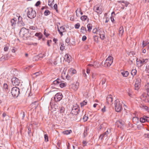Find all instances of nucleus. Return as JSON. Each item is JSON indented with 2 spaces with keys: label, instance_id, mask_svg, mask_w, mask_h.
Returning a JSON list of instances; mask_svg holds the SVG:
<instances>
[{
  "label": "nucleus",
  "instance_id": "obj_56",
  "mask_svg": "<svg viewBox=\"0 0 149 149\" xmlns=\"http://www.w3.org/2000/svg\"><path fill=\"white\" fill-rule=\"evenodd\" d=\"M105 136H106V135L104 134V133L103 134L100 135L99 137V139H100L101 140H102L103 139V137Z\"/></svg>",
  "mask_w": 149,
  "mask_h": 149
},
{
  "label": "nucleus",
  "instance_id": "obj_47",
  "mask_svg": "<svg viewBox=\"0 0 149 149\" xmlns=\"http://www.w3.org/2000/svg\"><path fill=\"white\" fill-rule=\"evenodd\" d=\"M41 73V72H39L35 73L33 74L32 76H35V77H37Z\"/></svg>",
  "mask_w": 149,
  "mask_h": 149
},
{
  "label": "nucleus",
  "instance_id": "obj_62",
  "mask_svg": "<svg viewBox=\"0 0 149 149\" xmlns=\"http://www.w3.org/2000/svg\"><path fill=\"white\" fill-rule=\"evenodd\" d=\"M146 71L147 73H149V65L146 66Z\"/></svg>",
  "mask_w": 149,
  "mask_h": 149
},
{
  "label": "nucleus",
  "instance_id": "obj_49",
  "mask_svg": "<svg viewBox=\"0 0 149 149\" xmlns=\"http://www.w3.org/2000/svg\"><path fill=\"white\" fill-rule=\"evenodd\" d=\"M121 4L123 6L127 7L128 5V4L127 3V2L125 1H123L122 2H121Z\"/></svg>",
  "mask_w": 149,
  "mask_h": 149
},
{
  "label": "nucleus",
  "instance_id": "obj_44",
  "mask_svg": "<svg viewBox=\"0 0 149 149\" xmlns=\"http://www.w3.org/2000/svg\"><path fill=\"white\" fill-rule=\"evenodd\" d=\"M87 103V102L86 101V100L82 102L81 103H80L81 107H82L86 105V104Z\"/></svg>",
  "mask_w": 149,
  "mask_h": 149
},
{
  "label": "nucleus",
  "instance_id": "obj_33",
  "mask_svg": "<svg viewBox=\"0 0 149 149\" xmlns=\"http://www.w3.org/2000/svg\"><path fill=\"white\" fill-rule=\"evenodd\" d=\"M35 36L38 37L39 39H41L42 37V35L40 33H36Z\"/></svg>",
  "mask_w": 149,
  "mask_h": 149
},
{
  "label": "nucleus",
  "instance_id": "obj_43",
  "mask_svg": "<svg viewBox=\"0 0 149 149\" xmlns=\"http://www.w3.org/2000/svg\"><path fill=\"white\" fill-rule=\"evenodd\" d=\"M50 12L48 10H46L44 12V14L45 16H47L50 14Z\"/></svg>",
  "mask_w": 149,
  "mask_h": 149
},
{
  "label": "nucleus",
  "instance_id": "obj_59",
  "mask_svg": "<svg viewBox=\"0 0 149 149\" xmlns=\"http://www.w3.org/2000/svg\"><path fill=\"white\" fill-rule=\"evenodd\" d=\"M110 132V130H107V131L104 133V134L106 135V136H107L108 135L109 133Z\"/></svg>",
  "mask_w": 149,
  "mask_h": 149
},
{
  "label": "nucleus",
  "instance_id": "obj_39",
  "mask_svg": "<svg viewBox=\"0 0 149 149\" xmlns=\"http://www.w3.org/2000/svg\"><path fill=\"white\" fill-rule=\"evenodd\" d=\"M18 24L20 26H24L25 24L23 22L22 20L20 22H18Z\"/></svg>",
  "mask_w": 149,
  "mask_h": 149
},
{
  "label": "nucleus",
  "instance_id": "obj_51",
  "mask_svg": "<svg viewBox=\"0 0 149 149\" xmlns=\"http://www.w3.org/2000/svg\"><path fill=\"white\" fill-rule=\"evenodd\" d=\"M44 138L45 141L47 142L48 141V136L47 134H45L44 135Z\"/></svg>",
  "mask_w": 149,
  "mask_h": 149
},
{
  "label": "nucleus",
  "instance_id": "obj_55",
  "mask_svg": "<svg viewBox=\"0 0 149 149\" xmlns=\"http://www.w3.org/2000/svg\"><path fill=\"white\" fill-rule=\"evenodd\" d=\"M81 11V9L80 8H78L76 11V15L77 16H78L77 15V12L80 13Z\"/></svg>",
  "mask_w": 149,
  "mask_h": 149
},
{
  "label": "nucleus",
  "instance_id": "obj_61",
  "mask_svg": "<svg viewBox=\"0 0 149 149\" xmlns=\"http://www.w3.org/2000/svg\"><path fill=\"white\" fill-rule=\"evenodd\" d=\"M70 38H67L65 40L66 42L67 43H69L70 42Z\"/></svg>",
  "mask_w": 149,
  "mask_h": 149
},
{
  "label": "nucleus",
  "instance_id": "obj_37",
  "mask_svg": "<svg viewBox=\"0 0 149 149\" xmlns=\"http://www.w3.org/2000/svg\"><path fill=\"white\" fill-rule=\"evenodd\" d=\"M145 88L148 92H149V83L145 85Z\"/></svg>",
  "mask_w": 149,
  "mask_h": 149
},
{
  "label": "nucleus",
  "instance_id": "obj_46",
  "mask_svg": "<svg viewBox=\"0 0 149 149\" xmlns=\"http://www.w3.org/2000/svg\"><path fill=\"white\" fill-rule=\"evenodd\" d=\"M60 50L61 51H63L65 49V46L64 44L63 43H61L60 46Z\"/></svg>",
  "mask_w": 149,
  "mask_h": 149
},
{
  "label": "nucleus",
  "instance_id": "obj_63",
  "mask_svg": "<svg viewBox=\"0 0 149 149\" xmlns=\"http://www.w3.org/2000/svg\"><path fill=\"white\" fill-rule=\"evenodd\" d=\"M82 143L83 144V146L84 147L85 146H86V144L87 143V142L86 141H83Z\"/></svg>",
  "mask_w": 149,
  "mask_h": 149
},
{
  "label": "nucleus",
  "instance_id": "obj_30",
  "mask_svg": "<svg viewBox=\"0 0 149 149\" xmlns=\"http://www.w3.org/2000/svg\"><path fill=\"white\" fill-rule=\"evenodd\" d=\"M2 89L8 91V85L7 84L4 83L2 86Z\"/></svg>",
  "mask_w": 149,
  "mask_h": 149
},
{
  "label": "nucleus",
  "instance_id": "obj_64",
  "mask_svg": "<svg viewBox=\"0 0 149 149\" xmlns=\"http://www.w3.org/2000/svg\"><path fill=\"white\" fill-rule=\"evenodd\" d=\"M87 38L86 36H83L82 38V41H84Z\"/></svg>",
  "mask_w": 149,
  "mask_h": 149
},
{
  "label": "nucleus",
  "instance_id": "obj_50",
  "mask_svg": "<svg viewBox=\"0 0 149 149\" xmlns=\"http://www.w3.org/2000/svg\"><path fill=\"white\" fill-rule=\"evenodd\" d=\"M88 119V117L87 115H85L83 117V120L84 122L86 121Z\"/></svg>",
  "mask_w": 149,
  "mask_h": 149
},
{
  "label": "nucleus",
  "instance_id": "obj_10",
  "mask_svg": "<svg viewBox=\"0 0 149 149\" xmlns=\"http://www.w3.org/2000/svg\"><path fill=\"white\" fill-rule=\"evenodd\" d=\"M106 79L105 78H103L101 81V82L99 84L100 85H101H101L102 87L104 88H105L107 86V83L106 82Z\"/></svg>",
  "mask_w": 149,
  "mask_h": 149
},
{
  "label": "nucleus",
  "instance_id": "obj_34",
  "mask_svg": "<svg viewBox=\"0 0 149 149\" xmlns=\"http://www.w3.org/2000/svg\"><path fill=\"white\" fill-rule=\"evenodd\" d=\"M99 31V29H98L96 28L93 29V32L94 33L98 34Z\"/></svg>",
  "mask_w": 149,
  "mask_h": 149
},
{
  "label": "nucleus",
  "instance_id": "obj_2",
  "mask_svg": "<svg viewBox=\"0 0 149 149\" xmlns=\"http://www.w3.org/2000/svg\"><path fill=\"white\" fill-rule=\"evenodd\" d=\"M122 102H120L118 99H116L115 101L114 104L116 111L118 112H120L122 109Z\"/></svg>",
  "mask_w": 149,
  "mask_h": 149
},
{
  "label": "nucleus",
  "instance_id": "obj_54",
  "mask_svg": "<svg viewBox=\"0 0 149 149\" xmlns=\"http://www.w3.org/2000/svg\"><path fill=\"white\" fill-rule=\"evenodd\" d=\"M81 32L83 33H84V31H86V28L84 26H82L81 29Z\"/></svg>",
  "mask_w": 149,
  "mask_h": 149
},
{
  "label": "nucleus",
  "instance_id": "obj_3",
  "mask_svg": "<svg viewBox=\"0 0 149 149\" xmlns=\"http://www.w3.org/2000/svg\"><path fill=\"white\" fill-rule=\"evenodd\" d=\"M113 60V58L112 56L108 57L104 62V66L106 67H109L112 64Z\"/></svg>",
  "mask_w": 149,
  "mask_h": 149
},
{
  "label": "nucleus",
  "instance_id": "obj_1",
  "mask_svg": "<svg viewBox=\"0 0 149 149\" xmlns=\"http://www.w3.org/2000/svg\"><path fill=\"white\" fill-rule=\"evenodd\" d=\"M27 15L28 17L31 19L34 18L36 15V13L35 10H33L32 8H29L27 9Z\"/></svg>",
  "mask_w": 149,
  "mask_h": 149
},
{
  "label": "nucleus",
  "instance_id": "obj_11",
  "mask_svg": "<svg viewBox=\"0 0 149 149\" xmlns=\"http://www.w3.org/2000/svg\"><path fill=\"white\" fill-rule=\"evenodd\" d=\"M147 61V59L142 60L137 59L136 61L137 64L140 65V66H142L144 63H146Z\"/></svg>",
  "mask_w": 149,
  "mask_h": 149
},
{
  "label": "nucleus",
  "instance_id": "obj_7",
  "mask_svg": "<svg viewBox=\"0 0 149 149\" xmlns=\"http://www.w3.org/2000/svg\"><path fill=\"white\" fill-rule=\"evenodd\" d=\"M63 97V95L61 93H56L54 97V99L55 101L58 102L61 100Z\"/></svg>",
  "mask_w": 149,
  "mask_h": 149
},
{
  "label": "nucleus",
  "instance_id": "obj_29",
  "mask_svg": "<svg viewBox=\"0 0 149 149\" xmlns=\"http://www.w3.org/2000/svg\"><path fill=\"white\" fill-rule=\"evenodd\" d=\"M72 132V131L71 130H65L63 132V133L64 134H66L68 135V134H70Z\"/></svg>",
  "mask_w": 149,
  "mask_h": 149
},
{
  "label": "nucleus",
  "instance_id": "obj_15",
  "mask_svg": "<svg viewBox=\"0 0 149 149\" xmlns=\"http://www.w3.org/2000/svg\"><path fill=\"white\" fill-rule=\"evenodd\" d=\"M28 32L27 30H26V29L24 28H22L20 30L19 32V34H22L24 37H26V33H24V32Z\"/></svg>",
  "mask_w": 149,
  "mask_h": 149
},
{
  "label": "nucleus",
  "instance_id": "obj_32",
  "mask_svg": "<svg viewBox=\"0 0 149 149\" xmlns=\"http://www.w3.org/2000/svg\"><path fill=\"white\" fill-rule=\"evenodd\" d=\"M141 86V84H135L134 89L136 90H138L140 88Z\"/></svg>",
  "mask_w": 149,
  "mask_h": 149
},
{
  "label": "nucleus",
  "instance_id": "obj_22",
  "mask_svg": "<svg viewBox=\"0 0 149 149\" xmlns=\"http://www.w3.org/2000/svg\"><path fill=\"white\" fill-rule=\"evenodd\" d=\"M124 30L123 27V26H120L119 29V35L120 36H122L123 35V34L124 33Z\"/></svg>",
  "mask_w": 149,
  "mask_h": 149
},
{
  "label": "nucleus",
  "instance_id": "obj_5",
  "mask_svg": "<svg viewBox=\"0 0 149 149\" xmlns=\"http://www.w3.org/2000/svg\"><path fill=\"white\" fill-rule=\"evenodd\" d=\"M53 84L56 85H59L60 87L63 88L66 86V83H62L61 80L59 79H57L56 80L54 81L53 82Z\"/></svg>",
  "mask_w": 149,
  "mask_h": 149
},
{
  "label": "nucleus",
  "instance_id": "obj_18",
  "mask_svg": "<svg viewBox=\"0 0 149 149\" xmlns=\"http://www.w3.org/2000/svg\"><path fill=\"white\" fill-rule=\"evenodd\" d=\"M8 92V91L2 89L1 91L0 94L2 95L3 97H6L7 95Z\"/></svg>",
  "mask_w": 149,
  "mask_h": 149
},
{
  "label": "nucleus",
  "instance_id": "obj_28",
  "mask_svg": "<svg viewBox=\"0 0 149 149\" xmlns=\"http://www.w3.org/2000/svg\"><path fill=\"white\" fill-rule=\"evenodd\" d=\"M141 79L139 78H138L136 79L135 84H141Z\"/></svg>",
  "mask_w": 149,
  "mask_h": 149
},
{
  "label": "nucleus",
  "instance_id": "obj_31",
  "mask_svg": "<svg viewBox=\"0 0 149 149\" xmlns=\"http://www.w3.org/2000/svg\"><path fill=\"white\" fill-rule=\"evenodd\" d=\"M31 105H32V106L34 105V107L36 108L38 105V102L37 101H35L34 102H33Z\"/></svg>",
  "mask_w": 149,
  "mask_h": 149
},
{
  "label": "nucleus",
  "instance_id": "obj_23",
  "mask_svg": "<svg viewBox=\"0 0 149 149\" xmlns=\"http://www.w3.org/2000/svg\"><path fill=\"white\" fill-rule=\"evenodd\" d=\"M121 73L123 76L125 77H127L129 74V72L127 71L122 70L121 71Z\"/></svg>",
  "mask_w": 149,
  "mask_h": 149
},
{
  "label": "nucleus",
  "instance_id": "obj_4",
  "mask_svg": "<svg viewBox=\"0 0 149 149\" xmlns=\"http://www.w3.org/2000/svg\"><path fill=\"white\" fill-rule=\"evenodd\" d=\"M11 93L14 97H17L19 94V88L14 87L11 90Z\"/></svg>",
  "mask_w": 149,
  "mask_h": 149
},
{
  "label": "nucleus",
  "instance_id": "obj_58",
  "mask_svg": "<svg viewBox=\"0 0 149 149\" xmlns=\"http://www.w3.org/2000/svg\"><path fill=\"white\" fill-rule=\"evenodd\" d=\"M80 26V24L79 23H77L76 24L74 25V27L75 28L78 29L79 28Z\"/></svg>",
  "mask_w": 149,
  "mask_h": 149
},
{
  "label": "nucleus",
  "instance_id": "obj_24",
  "mask_svg": "<svg viewBox=\"0 0 149 149\" xmlns=\"http://www.w3.org/2000/svg\"><path fill=\"white\" fill-rule=\"evenodd\" d=\"M68 73L70 74V75H72L76 73V70L73 68H71L68 71Z\"/></svg>",
  "mask_w": 149,
  "mask_h": 149
},
{
  "label": "nucleus",
  "instance_id": "obj_9",
  "mask_svg": "<svg viewBox=\"0 0 149 149\" xmlns=\"http://www.w3.org/2000/svg\"><path fill=\"white\" fill-rule=\"evenodd\" d=\"M13 84L15 86H18L19 83V80L16 77H13L12 79Z\"/></svg>",
  "mask_w": 149,
  "mask_h": 149
},
{
  "label": "nucleus",
  "instance_id": "obj_13",
  "mask_svg": "<svg viewBox=\"0 0 149 149\" xmlns=\"http://www.w3.org/2000/svg\"><path fill=\"white\" fill-rule=\"evenodd\" d=\"M57 29L58 31L59 32L61 36H62L63 35V32H64L65 31V28L63 26H61L60 27V28L58 27Z\"/></svg>",
  "mask_w": 149,
  "mask_h": 149
},
{
  "label": "nucleus",
  "instance_id": "obj_38",
  "mask_svg": "<svg viewBox=\"0 0 149 149\" xmlns=\"http://www.w3.org/2000/svg\"><path fill=\"white\" fill-rule=\"evenodd\" d=\"M136 73V69H133L132 70L131 72V74L133 76L135 75Z\"/></svg>",
  "mask_w": 149,
  "mask_h": 149
},
{
  "label": "nucleus",
  "instance_id": "obj_52",
  "mask_svg": "<svg viewBox=\"0 0 149 149\" xmlns=\"http://www.w3.org/2000/svg\"><path fill=\"white\" fill-rule=\"evenodd\" d=\"M54 0H49L48 5L50 6H51L52 5V3L54 2Z\"/></svg>",
  "mask_w": 149,
  "mask_h": 149
},
{
  "label": "nucleus",
  "instance_id": "obj_35",
  "mask_svg": "<svg viewBox=\"0 0 149 149\" xmlns=\"http://www.w3.org/2000/svg\"><path fill=\"white\" fill-rule=\"evenodd\" d=\"M87 27L88 29V31L90 32L92 29V25L90 24H88L87 25Z\"/></svg>",
  "mask_w": 149,
  "mask_h": 149
},
{
  "label": "nucleus",
  "instance_id": "obj_14",
  "mask_svg": "<svg viewBox=\"0 0 149 149\" xmlns=\"http://www.w3.org/2000/svg\"><path fill=\"white\" fill-rule=\"evenodd\" d=\"M140 121L141 123H145L146 121L149 122V117L143 116L140 118Z\"/></svg>",
  "mask_w": 149,
  "mask_h": 149
},
{
  "label": "nucleus",
  "instance_id": "obj_20",
  "mask_svg": "<svg viewBox=\"0 0 149 149\" xmlns=\"http://www.w3.org/2000/svg\"><path fill=\"white\" fill-rule=\"evenodd\" d=\"M17 19L15 18L12 19L10 21L11 26L13 27L14 28L15 26Z\"/></svg>",
  "mask_w": 149,
  "mask_h": 149
},
{
  "label": "nucleus",
  "instance_id": "obj_36",
  "mask_svg": "<svg viewBox=\"0 0 149 149\" xmlns=\"http://www.w3.org/2000/svg\"><path fill=\"white\" fill-rule=\"evenodd\" d=\"M93 40L95 42L97 43L98 40V36H93Z\"/></svg>",
  "mask_w": 149,
  "mask_h": 149
},
{
  "label": "nucleus",
  "instance_id": "obj_48",
  "mask_svg": "<svg viewBox=\"0 0 149 149\" xmlns=\"http://www.w3.org/2000/svg\"><path fill=\"white\" fill-rule=\"evenodd\" d=\"M142 108L148 112H149V108L147 106H142Z\"/></svg>",
  "mask_w": 149,
  "mask_h": 149
},
{
  "label": "nucleus",
  "instance_id": "obj_25",
  "mask_svg": "<svg viewBox=\"0 0 149 149\" xmlns=\"http://www.w3.org/2000/svg\"><path fill=\"white\" fill-rule=\"evenodd\" d=\"M79 85V83L77 82L75 84L72 85V88L74 91L77 90L78 88Z\"/></svg>",
  "mask_w": 149,
  "mask_h": 149
},
{
  "label": "nucleus",
  "instance_id": "obj_19",
  "mask_svg": "<svg viewBox=\"0 0 149 149\" xmlns=\"http://www.w3.org/2000/svg\"><path fill=\"white\" fill-rule=\"evenodd\" d=\"M117 124L118 127L122 128L124 125V122L122 121H119L117 122Z\"/></svg>",
  "mask_w": 149,
  "mask_h": 149
},
{
  "label": "nucleus",
  "instance_id": "obj_53",
  "mask_svg": "<svg viewBox=\"0 0 149 149\" xmlns=\"http://www.w3.org/2000/svg\"><path fill=\"white\" fill-rule=\"evenodd\" d=\"M65 111V108L64 107H61L60 109V112L61 113H63Z\"/></svg>",
  "mask_w": 149,
  "mask_h": 149
},
{
  "label": "nucleus",
  "instance_id": "obj_16",
  "mask_svg": "<svg viewBox=\"0 0 149 149\" xmlns=\"http://www.w3.org/2000/svg\"><path fill=\"white\" fill-rule=\"evenodd\" d=\"M94 10L98 14H101L102 13L101 9L98 6H95L94 8Z\"/></svg>",
  "mask_w": 149,
  "mask_h": 149
},
{
  "label": "nucleus",
  "instance_id": "obj_12",
  "mask_svg": "<svg viewBox=\"0 0 149 149\" xmlns=\"http://www.w3.org/2000/svg\"><path fill=\"white\" fill-rule=\"evenodd\" d=\"M100 37L102 40H104L105 38L104 36L105 32L104 30L102 29H99V32Z\"/></svg>",
  "mask_w": 149,
  "mask_h": 149
},
{
  "label": "nucleus",
  "instance_id": "obj_45",
  "mask_svg": "<svg viewBox=\"0 0 149 149\" xmlns=\"http://www.w3.org/2000/svg\"><path fill=\"white\" fill-rule=\"evenodd\" d=\"M17 17H18V22H20L22 21V17L19 16V15L18 14L16 15Z\"/></svg>",
  "mask_w": 149,
  "mask_h": 149
},
{
  "label": "nucleus",
  "instance_id": "obj_8",
  "mask_svg": "<svg viewBox=\"0 0 149 149\" xmlns=\"http://www.w3.org/2000/svg\"><path fill=\"white\" fill-rule=\"evenodd\" d=\"M141 97L142 100L146 102H149V96L146 93L143 94L141 95Z\"/></svg>",
  "mask_w": 149,
  "mask_h": 149
},
{
  "label": "nucleus",
  "instance_id": "obj_26",
  "mask_svg": "<svg viewBox=\"0 0 149 149\" xmlns=\"http://www.w3.org/2000/svg\"><path fill=\"white\" fill-rule=\"evenodd\" d=\"M71 58V57L68 54H66L65 55L64 59H66L68 62H69Z\"/></svg>",
  "mask_w": 149,
  "mask_h": 149
},
{
  "label": "nucleus",
  "instance_id": "obj_17",
  "mask_svg": "<svg viewBox=\"0 0 149 149\" xmlns=\"http://www.w3.org/2000/svg\"><path fill=\"white\" fill-rule=\"evenodd\" d=\"M106 100L108 104H111L112 101V96L111 95H108L107 97Z\"/></svg>",
  "mask_w": 149,
  "mask_h": 149
},
{
  "label": "nucleus",
  "instance_id": "obj_6",
  "mask_svg": "<svg viewBox=\"0 0 149 149\" xmlns=\"http://www.w3.org/2000/svg\"><path fill=\"white\" fill-rule=\"evenodd\" d=\"M79 111V107L77 104H75L73 106L71 113L74 115H77L78 114Z\"/></svg>",
  "mask_w": 149,
  "mask_h": 149
},
{
  "label": "nucleus",
  "instance_id": "obj_57",
  "mask_svg": "<svg viewBox=\"0 0 149 149\" xmlns=\"http://www.w3.org/2000/svg\"><path fill=\"white\" fill-rule=\"evenodd\" d=\"M97 76V74L95 73H93V72L92 74V77L93 79H96V77Z\"/></svg>",
  "mask_w": 149,
  "mask_h": 149
},
{
  "label": "nucleus",
  "instance_id": "obj_60",
  "mask_svg": "<svg viewBox=\"0 0 149 149\" xmlns=\"http://www.w3.org/2000/svg\"><path fill=\"white\" fill-rule=\"evenodd\" d=\"M44 34L47 37L49 35V33H47L46 32V29H45L44 32Z\"/></svg>",
  "mask_w": 149,
  "mask_h": 149
},
{
  "label": "nucleus",
  "instance_id": "obj_41",
  "mask_svg": "<svg viewBox=\"0 0 149 149\" xmlns=\"http://www.w3.org/2000/svg\"><path fill=\"white\" fill-rule=\"evenodd\" d=\"M87 17L86 15H83L81 17V19L83 21H85L87 19Z\"/></svg>",
  "mask_w": 149,
  "mask_h": 149
},
{
  "label": "nucleus",
  "instance_id": "obj_42",
  "mask_svg": "<svg viewBox=\"0 0 149 149\" xmlns=\"http://www.w3.org/2000/svg\"><path fill=\"white\" fill-rule=\"evenodd\" d=\"M92 65L94 68L98 67L99 66V63L97 62H95Z\"/></svg>",
  "mask_w": 149,
  "mask_h": 149
},
{
  "label": "nucleus",
  "instance_id": "obj_40",
  "mask_svg": "<svg viewBox=\"0 0 149 149\" xmlns=\"http://www.w3.org/2000/svg\"><path fill=\"white\" fill-rule=\"evenodd\" d=\"M88 129L86 128V129L84 130V132L83 133V136L84 137H86L87 134V131Z\"/></svg>",
  "mask_w": 149,
  "mask_h": 149
},
{
  "label": "nucleus",
  "instance_id": "obj_21",
  "mask_svg": "<svg viewBox=\"0 0 149 149\" xmlns=\"http://www.w3.org/2000/svg\"><path fill=\"white\" fill-rule=\"evenodd\" d=\"M8 58V55L7 54H5L3 56L0 58V61H4L7 60Z\"/></svg>",
  "mask_w": 149,
  "mask_h": 149
},
{
  "label": "nucleus",
  "instance_id": "obj_27",
  "mask_svg": "<svg viewBox=\"0 0 149 149\" xmlns=\"http://www.w3.org/2000/svg\"><path fill=\"white\" fill-rule=\"evenodd\" d=\"M149 43V40H147L145 41H143V42L142 46L143 47H144Z\"/></svg>",
  "mask_w": 149,
  "mask_h": 149
}]
</instances>
